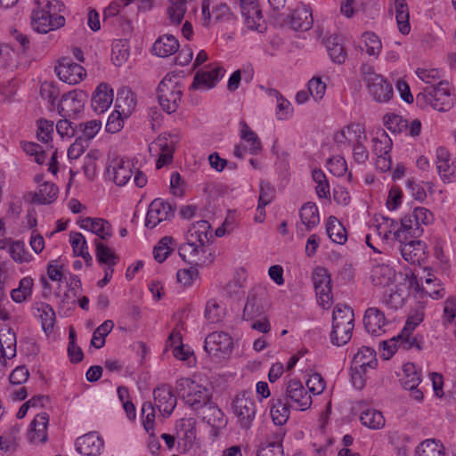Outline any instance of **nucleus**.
Returning a JSON list of instances; mask_svg holds the SVG:
<instances>
[{"label":"nucleus","instance_id":"20e7f679","mask_svg":"<svg viewBox=\"0 0 456 456\" xmlns=\"http://www.w3.org/2000/svg\"><path fill=\"white\" fill-rule=\"evenodd\" d=\"M422 322V317L419 315L410 317L403 330L396 337L392 338L387 341H383V349L387 353H383L386 359H389L395 352V348L399 347L403 350H409L413 347L418 350L421 349L420 343L417 338L411 337L412 331Z\"/></svg>","mask_w":456,"mask_h":456},{"label":"nucleus","instance_id":"4be33fe9","mask_svg":"<svg viewBox=\"0 0 456 456\" xmlns=\"http://www.w3.org/2000/svg\"><path fill=\"white\" fill-rule=\"evenodd\" d=\"M196 414L198 417L201 418L203 421L216 429L225 427L227 423L224 412L212 400L205 406L201 407Z\"/></svg>","mask_w":456,"mask_h":456},{"label":"nucleus","instance_id":"6ab92c4d","mask_svg":"<svg viewBox=\"0 0 456 456\" xmlns=\"http://www.w3.org/2000/svg\"><path fill=\"white\" fill-rule=\"evenodd\" d=\"M103 444V440L95 432L86 434L76 440L77 451L85 456H98Z\"/></svg>","mask_w":456,"mask_h":456},{"label":"nucleus","instance_id":"1a4fd4ad","mask_svg":"<svg viewBox=\"0 0 456 456\" xmlns=\"http://www.w3.org/2000/svg\"><path fill=\"white\" fill-rule=\"evenodd\" d=\"M285 401L292 406V409L305 411L310 408L312 397L304 387L301 381L290 379L285 387L284 395H281Z\"/></svg>","mask_w":456,"mask_h":456},{"label":"nucleus","instance_id":"b1692460","mask_svg":"<svg viewBox=\"0 0 456 456\" xmlns=\"http://www.w3.org/2000/svg\"><path fill=\"white\" fill-rule=\"evenodd\" d=\"M225 69L222 67L212 68L208 70L198 71L191 85V89H209L216 86V82L224 77Z\"/></svg>","mask_w":456,"mask_h":456},{"label":"nucleus","instance_id":"39448f33","mask_svg":"<svg viewBox=\"0 0 456 456\" xmlns=\"http://www.w3.org/2000/svg\"><path fill=\"white\" fill-rule=\"evenodd\" d=\"M446 81H440L437 85L428 86L423 92L417 94L416 101L421 107L429 104L434 110L446 111L453 104L452 98L447 87Z\"/></svg>","mask_w":456,"mask_h":456},{"label":"nucleus","instance_id":"338daca9","mask_svg":"<svg viewBox=\"0 0 456 456\" xmlns=\"http://www.w3.org/2000/svg\"><path fill=\"white\" fill-rule=\"evenodd\" d=\"M326 91V84L320 77H313L308 82V92L315 100H321L324 96Z\"/></svg>","mask_w":456,"mask_h":456},{"label":"nucleus","instance_id":"9b49d317","mask_svg":"<svg viewBox=\"0 0 456 456\" xmlns=\"http://www.w3.org/2000/svg\"><path fill=\"white\" fill-rule=\"evenodd\" d=\"M177 142L178 137L176 135L162 134L150 145V151L154 149L160 151L156 163L158 169L172 161L175 147Z\"/></svg>","mask_w":456,"mask_h":456},{"label":"nucleus","instance_id":"473e14b6","mask_svg":"<svg viewBox=\"0 0 456 456\" xmlns=\"http://www.w3.org/2000/svg\"><path fill=\"white\" fill-rule=\"evenodd\" d=\"M261 294L256 290L249 292L243 310V319L253 320L265 313Z\"/></svg>","mask_w":456,"mask_h":456},{"label":"nucleus","instance_id":"2f4dec72","mask_svg":"<svg viewBox=\"0 0 456 456\" xmlns=\"http://www.w3.org/2000/svg\"><path fill=\"white\" fill-rule=\"evenodd\" d=\"M395 277V270L387 265H375L371 270L370 279L372 284L377 287L390 286L394 282Z\"/></svg>","mask_w":456,"mask_h":456},{"label":"nucleus","instance_id":"603ef678","mask_svg":"<svg viewBox=\"0 0 456 456\" xmlns=\"http://www.w3.org/2000/svg\"><path fill=\"white\" fill-rule=\"evenodd\" d=\"M136 102L134 94L131 90L123 88L118 91L116 99V107L121 108L124 113H130L134 110Z\"/></svg>","mask_w":456,"mask_h":456},{"label":"nucleus","instance_id":"ea45409f","mask_svg":"<svg viewBox=\"0 0 456 456\" xmlns=\"http://www.w3.org/2000/svg\"><path fill=\"white\" fill-rule=\"evenodd\" d=\"M436 169L439 175L444 180H449L450 176L453 174L451 171V154L449 151L444 147H438L436 152Z\"/></svg>","mask_w":456,"mask_h":456},{"label":"nucleus","instance_id":"0eeeda50","mask_svg":"<svg viewBox=\"0 0 456 456\" xmlns=\"http://www.w3.org/2000/svg\"><path fill=\"white\" fill-rule=\"evenodd\" d=\"M232 406L240 427L248 429L252 425L256 411V403L250 393L243 391L237 395L232 401Z\"/></svg>","mask_w":456,"mask_h":456},{"label":"nucleus","instance_id":"6e6d98bb","mask_svg":"<svg viewBox=\"0 0 456 456\" xmlns=\"http://www.w3.org/2000/svg\"><path fill=\"white\" fill-rule=\"evenodd\" d=\"M113 327L112 321H105L94 331L91 345L95 348H102L105 345V337L112 330Z\"/></svg>","mask_w":456,"mask_h":456},{"label":"nucleus","instance_id":"ddd939ff","mask_svg":"<svg viewBox=\"0 0 456 456\" xmlns=\"http://www.w3.org/2000/svg\"><path fill=\"white\" fill-rule=\"evenodd\" d=\"M207 253V248L205 246L200 245L198 241H187L182 244L179 248V255L180 256L187 261V257H189L188 261L190 263H195L196 265H205L212 263L214 257L211 253Z\"/></svg>","mask_w":456,"mask_h":456},{"label":"nucleus","instance_id":"7ed1b4c3","mask_svg":"<svg viewBox=\"0 0 456 456\" xmlns=\"http://www.w3.org/2000/svg\"><path fill=\"white\" fill-rule=\"evenodd\" d=\"M176 390L185 403L195 412L208 403L212 398L208 388L188 378H182L176 381Z\"/></svg>","mask_w":456,"mask_h":456},{"label":"nucleus","instance_id":"e433bc0d","mask_svg":"<svg viewBox=\"0 0 456 456\" xmlns=\"http://www.w3.org/2000/svg\"><path fill=\"white\" fill-rule=\"evenodd\" d=\"M394 8L395 11V19L398 25L399 31L407 35L410 33L411 26L409 23V9L405 0H393Z\"/></svg>","mask_w":456,"mask_h":456},{"label":"nucleus","instance_id":"c756f323","mask_svg":"<svg viewBox=\"0 0 456 456\" xmlns=\"http://www.w3.org/2000/svg\"><path fill=\"white\" fill-rule=\"evenodd\" d=\"M86 94L83 91H71L64 94L61 99V111L72 112L76 114L84 108Z\"/></svg>","mask_w":456,"mask_h":456},{"label":"nucleus","instance_id":"9d476101","mask_svg":"<svg viewBox=\"0 0 456 456\" xmlns=\"http://www.w3.org/2000/svg\"><path fill=\"white\" fill-rule=\"evenodd\" d=\"M59 78L69 84L77 85L86 76V71L80 64L75 63L69 57H62L55 66Z\"/></svg>","mask_w":456,"mask_h":456},{"label":"nucleus","instance_id":"bb28decb","mask_svg":"<svg viewBox=\"0 0 456 456\" xmlns=\"http://www.w3.org/2000/svg\"><path fill=\"white\" fill-rule=\"evenodd\" d=\"M367 86L369 94L378 102H387L393 96L392 85L382 76L375 77L374 81Z\"/></svg>","mask_w":456,"mask_h":456},{"label":"nucleus","instance_id":"09e8293b","mask_svg":"<svg viewBox=\"0 0 456 456\" xmlns=\"http://www.w3.org/2000/svg\"><path fill=\"white\" fill-rule=\"evenodd\" d=\"M360 420L362 425L372 429H379L385 425V419L382 413L374 409L363 411L361 413Z\"/></svg>","mask_w":456,"mask_h":456},{"label":"nucleus","instance_id":"aec40b11","mask_svg":"<svg viewBox=\"0 0 456 456\" xmlns=\"http://www.w3.org/2000/svg\"><path fill=\"white\" fill-rule=\"evenodd\" d=\"M78 224L80 228L97 235L99 240H108L112 236V226L103 218L85 217L78 222Z\"/></svg>","mask_w":456,"mask_h":456},{"label":"nucleus","instance_id":"f3484780","mask_svg":"<svg viewBox=\"0 0 456 456\" xmlns=\"http://www.w3.org/2000/svg\"><path fill=\"white\" fill-rule=\"evenodd\" d=\"M389 324L385 314L377 307H369L363 316V325L368 333L373 336H381L386 332V326Z\"/></svg>","mask_w":456,"mask_h":456},{"label":"nucleus","instance_id":"a18cd8bd","mask_svg":"<svg viewBox=\"0 0 456 456\" xmlns=\"http://www.w3.org/2000/svg\"><path fill=\"white\" fill-rule=\"evenodd\" d=\"M352 364L357 367L374 369L377 365L376 352L370 347H362L354 356Z\"/></svg>","mask_w":456,"mask_h":456},{"label":"nucleus","instance_id":"052dcab7","mask_svg":"<svg viewBox=\"0 0 456 456\" xmlns=\"http://www.w3.org/2000/svg\"><path fill=\"white\" fill-rule=\"evenodd\" d=\"M37 139L43 142H48L52 140V134L53 132V122L46 119H39L37 122Z\"/></svg>","mask_w":456,"mask_h":456},{"label":"nucleus","instance_id":"de8ad7c7","mask_svg":"<svg viewBox=\"0 0 456 456\" xmlns=\"http://www.w3.org/2000/svg\"><path fill=\"white\" fill-rule=\"evenodd\" d=\"M95 246L96 258L101 264H105L108 266H113L116 265L118 259V256L109 248L104 245L99 239H95L94 241Z\"/></svg>","mask_w":456,"mask_h":456},{"label":"nucleus","instance_id":"393cba45","mask_svg":"<svg viewBox=\"0 0 456 456\" xmlns=\"http://www.w3.org/2000/svg\"><path fill=\"white\" fill-rule=\"evenodd\" d=\"M288 18L293 30L306 31L313 26L312 12L306 5L297 6Z\"/></svg>","mask_w":456,"mask_h":456},{"label":"nucleus","instance_id":"f257e3e1","mask_svg":"<svg viewBox=\"0 0 456 456\" xmlns=\"http://www.w3.org/2000/svg\"><path fill=\"white\" fill-rule=\"evenodd\" d=\"M64 9L59 0H36L31 14V26L38 33L46 34L65 25V18L58 15Z\"/></svg>","mask_w":456,"mask_h":456},{"label":"nucleus","instance_id":"c9c22d12","mask_svg":"<svg viewBox=\"0 0 456 456\" xmlns=\"http://www.w3.org/2000/svg\"><path fill=\"white\" fill-rule=\"evenodd\" d=\"M58 192L59 189L54 183L44 182L32 194V202L43 205L50 204L56 200Z\"/></svg>","mask_w":456,"mask_h":456},{"label":"nucleus","instance_id":"f8f14e48","mask_svg":"<svg viewBox=\"0 0 456 456\" xmlns=\"http://www.w3.org/2000/svg\"><path fill=\"white\" fill-rule=\"evenodd\" d=\"M172 206L161 199L153 200L148 208L145 218V226L149 229L155 228L159 223L174 216Z\"/></svg>","mask_w":456,"mask_h":456},{"label":"nucleus","instance_id":"58836bf2","mask_svg":"<svg viewBox=\"0 0 456 456\" xmlns=\"http://www.w3.org/2000/svg\"><path fill=\"white\" fill-rule=\"evenodd\" d=\"M240 126V138L248 143V151L252 155H257L261 152L263 147L261 141L257 134L248 126V124L241 120Z\"/></svg>","mask_w":456,"mask_h":456},{"label":"nucleus","instance_id":"4d7b16f0","mask_svg":"<svg viewBox=\"0 0 456 456\" xmlns=\"http://www.w3.org/2000/svg\"><path fill=\"white\" fill-rule=\"evenodd\" d=\"M132 175L129 164L126 165L123 161L113 167V181L118 186L125 185Z\"/></svg>","mask_w":456,"mask_h":456},{"label":"nucleus","instance_id":"72a5a7b5","mask_svg":"<svg viewBox=\"0 0 456 456\" xmlns=\"http://www.w3.org/2000/svg\"><path fill=\"white\" fill-rule=\"evenodd\" d=\"M33 310L37 311V316L41 321L42 329L45 333H51L55 323V312L53 307L45 302H37Z\"/></svg>","mask_w":456,"mask_h":456},{"label":"nucleus","instance_id":"423d86ee","mask_svg":"<svg viewBox=\"0 0 456 456\" xmlns=\"http://www.w3.org/2000/svg\"><path fill=\"white\" fill-rule=\"evenodd\" d=\"M183 95L182 86L175 75L167 74L157 89V97L163 110L175 112Z\"/></svg>","mask_w":456,"mask_h":456},{"label":"nucleus","instance_id":"a211bd4d","mask_svg":"<svg viewBox=\"0 0 456 456\" xmlns=\"http://www.w3.org/2000/svg\"><path fill=\"white\" fill-rule=\"evenodd\" d=\"M240 8L247 27L253 30H260L264 20L257 1L240 0Z\"/></svg>","mask_w":456,"mask_h":456},{"label":"nucleus","instance_id":"4468645a","mask_svg":"<svg viewBox=\"0 0 456 456\" xmlns=\"http://www.w3.org/2000/svg\"><path fill=\"white\" fill-rule=\"evenodd\" d=\"M154 406L163 417H168L176 405V398L171 386L162 384L153 390Z\"/></svg>","mask_w":456,"mask_h":456},{"label":"nucleus","instance_id":"4c0bfd02","mask_svg":"<svg viewBox=\"0 0 456 456\" xmlns=\"http://www.w3.org/2000/svg\"><path fill=\"white\" fill-rule=\"evenodd\" d=\"M326 232L329 238L335 243L344 244L347 240L346 231L339 220L331 216L326 224Z\"/></svg>","mask_w":456,"mask_h":456},{"label":"nucleus","instance_id":"a19ab883","mask_svg":"<svg viewBox=\"0 0 456 456\" xmlns=\"http://www.w3.org/2000/svg\"><path fill=\"white\" fill-rule=\"evenodd\" d=\"M69 242L74 254L81 256L89 265L92 262V256L88 252L87 242L84 235L80 232H72L69 235Z\"/></svg>","mask_w":456,"mask_h":456},{"label":"nucleus","instance_id":"680f3d73","mask_svg":"<svg viewBox=\"0 0 456 456\" xmlns=\"http://www.w3.org/2000/svg\"><path fill=\"white\" fill-rule=\"evenodd\" d=\"M258 204L261 206L269 205L274 199L275 189L265 181H261L259 185Z\"/></svg>","mask_w":456,"mask_h":456},{"label":"nucleus","instance_id":"49530a36","mask_svg":"<svg viewBox=\"0 0 456 456\" xmlns=\"http://www.w3.org/2000/svg\"><path fill=\"white\" fill-rule=\"evenodd\" d=\"M326 48L331 61L342 64L346 59V52L344 46L338 42V37H330L326 40Z\"/></svg>","mask_w":456,"mask_h":456},{"label":"nucleus","instance_id":"a878e982","mask_svg":"<svg viewBox=\"0 0 456 456\" xmlns=\"http://www.w3.org/2000/svg\"><path fill=\"white\" fill-rule=\"evenodd\" d=\"M113 90L108 84H100L92 97V107L94 110L97 113L106 111L113 102Z\"/></svg>","mask_w":456,"mask_h":456},{"label":"nucleus","instance_id":"f03ea898","mask_svg":"<svg viewBox=\"0 0 456 456\" xmlns=\"http://www.w3.org/2000/svg\"><path fill=\"white\" fill-rule=\"evenodd\" d=\"M354 327V314L351 307L338 305L332 313V330L330 341L332 345L341 346L352 338Z\"/></svg>","mask_w":456,"mask_h":456},{"label":"nucleus","instance_id":"3c124183","mask_svg":"<svg viewBox=\"0 0 456 456\" xmlns=\"http://www.w3.org/2000/svg\"><path fill=\"white\" fill-rule=\"evenodd\" d=\"M155 406L150 401L144 402L142 407V425L145 431L150 435L151 437L155 436Z\"/></svg>","mask_w":456,"mask_h":456},{"label":"nucleus","instance_id":"412c9836","mask_svg":"<svg viewBox=\"0 0 456 456\" xmlns=\"http://www.w3.org/2000/svg\"><path fill=\"white\" fill-rule=\"evenodd\" d=\"M16 334L10 327L0 328V362L6 364V360L16 355Z\"/></svg>","mask_w":456,"mask_h":456},{"label":"nucleus","instance_id":"f704fd0d","mask_svg":"<svg viewBox=\"0 0 456 456\" xmlns=\"http://www.w3.org/2000/svg\"><path fill=\"white\" fill-rule=\"evenodd\" d=\"M179 43L171 35H164L155 41L152 46L153 53L159 57H167L177 52Z\"/></svg>","mask_w":456,"mask_h":456},{"label":"nucleus","instance_id":"37998d69","mask_svg":"<svg viewBox=\"0 0 456 456\" xmlns=\"http://www.w3.org/2000/svg\"><path fill=\"white\" fill-rule=\"evenodd\" d=\"M403 376L401 384L403 388H416L421 382V375L412 362H407L403 366Z\"/></svg>","mask_w":456,"mask_h":456},{"label":"nucleus","instance_id":"8fccbe9b","mask_svg":"<svg viewBox=\"0 0 456 456\" xmlns=\"http://www.w3.org/2000/svg\"><path fill=\"white\" fill-rule=\"evenodd\" d=\"M284 433L281 430L276 434L275 440L266 444H262L257 452V456H283L281 441Z\"/></svg>","mask_w":456,"mask_h":456},{"label":"nucleus","instance_id":"5fc2aeb1","mask_svg":"<svg viewBox=\"0 0 456 456\" xmlns=\"http://www.w3.org/2000/svg\"><path fill=\"white\" fill-rule=\"evenodd\" d=\"M77 128L81 132L78 137L90 143L91 140L94 139L101 130L102 122L96 119L88 120L80 123Z\"/></svg>","mask_w":456,"mask_h":456},{"label":"nucleus","instance_id":"6e6552de","mask_svg":"<svg viewBox=\"0 0 456 456\" xmlns=\"http://www.w3.org/2000/svg\"><path fill=\"white\" fill-rule=\"evenodd\" d=\"M204 348L206 352L218 359L227 358L232 352V338L224 331H215L205 338Z\"/></svg>","mask_w":456,"mask_h":456},{"label":"nucleus","instance_id":"dca6fc26","mask_svg":"<svg viewBox=\"0 0 456 456\" xmlns=\"http://www.w3.org/2000/svg\"><path fill=\"white\" fill-rule=\"evenodd\" d=\"M418 239L408 238L404 241L396 240L399 242V250L403 258L413 265H419L425 255V244Z\"/></svg>","mask_w":456,"mask_h":456},{"label":"nucleus","instance_id":"13d9d810","mask_svg":"<svg viewBox=\"0 0 456 456\" xmlns=\"http://www.w3.org/2000/svg\"><path fill=\"white\" fill-rule=\"evenodd\" d=\"M362 38L366 47V53L370 56H378L381 51L382 45L379 37L372 32H365Z\"/></svg>","mask_w":456,"mask_h":456},{"label":"nucleus","instance_id":"bf43d9fd","mask_svg":"<svg viewBox=\"0 0 456 456\" xmlns=\"http://www.w3.org/2000/svg\"><path fill=\"white\" fill-rule=\"evenodd\" d=\"M60 94L59 88L52 82L45 81L42 83L40 87V95L46 100L51 105H54Z\"/></svg>","mask_w":456,"mask_h":456},{"label":"nucleus","instance_id":"69168bd1","mask_svg":"<svg viewBox=\"0 0 456 456\" xmlns=\"http://www.w3.org/2000/svg\"><path fill=\"white\" fill-rule=\"evenodd\" d=\"M386 126L388 130L393 133H402L408 129V121L399 115L393 114L387 116V119L385 120Z\"/></svg>","mask_w":456,"mask_h":456},{"label":"nucleus","instance_id":"e2e57ef3","mask_svg":"<svg viewBox=\"0 0 456 456\" xmlns=\"http://www.w3.org/2000/svg\"><path fill=\"white\" fill-rule=\"evenodd\" d=\"M21 147L28 155L35 157V161L37 164L45 162V153L39 144L32 142H22Z\"/></svg>","mask_w":456,"mask_h":456},{"label":"nucleus","instance_id":"2eb2a0df","mask_svg":"<svg viewBox=\"0 0 456 456\" xmlns=\"http://www.w3.org/2000/svg\"><path fill=\"white\" fill-rule=\"evenodd\" d=\"M367 135L362 125L352 123L334 134V142L339 147L353 145L355 142H366Z\"/></svg>","mask_w":456,"mask_h":456},{"label":"nucleus","instance_id":"cd10ccee","mask_svg":"<svg viewBox=\"0 0 456 456\" xmlns=\"http://www.w3.org/2000/svg\"><path fill=\"white\" fill-rule=\"evenodd\" d=\"M414 219L411 213L401 219V227L394 233L395 240L404 241L408 238H419L422 235L423 228Z\"/></svg>","mask_w":456,"mask_h":456},{"label":"nucleus","instance_id":"5701e85b","mask_svg":"<svg viewBox=\"0 0 456 456\" xmlns=\"http://www.w3.org/2000/svg\"><path fill=\"white\" fill-rule=\"evenodd\" d=\"M48 414L42 412L37 414L29 425L28 439L32 444H41L47 440Z\"/></svg>","mask_w":456,"mask_h":456},{"label":"nucleus","instance_id":"c85d7f7f","mask_svg":"<svg viewBox=\"0 0 456 456\" xmlns=\"http://www.w3.org/2000/svg\"><path fill=\"white\" fill-rule=\"evenodd\" d=\"M210 224L206 220H200L191 224L186 233L187 241H198L200 245L207 247L212 237L209 233Z\"/></svg>","mask_w":456,"mask_h":456},{"label":"nucleus","instance_id":"7c9ffc66","mask_svg":"<svg viewBox=\"0 0 456 456\" xmlns=\"http://www.w3.org/2000/svg\"><path fill=\"white\" fill-rule=\"evenodd\" d=\"M290 409H292V406L282 396L273 397L271 406V416L273 423L278 426L285 424L289 418Z\"/></svg>","mask_w":456,"mask_h":456},{"label":"nucleus","instance_id":"c03bdc74","mask_svg":"<svg viewBox=\"0 0 456 456\" xmlns=\"http://www.w3.org/2000/svg\"><path fill=\"white\" fill-rule=\"evenodd\" d=\"M300 219L309 231L320 223L319 212L316 205L313 202L304 204L300 209Z\"/></svg>","mask_w":456,"mask_h":456},{"label":"nucleus","instance_id":"774afa93","mask_svg":"<svg viewBox=\"0 0 456 456\" xmlns=\"http://www.w3.org/2000/svg\"><path fill=\"white\" fill-rule=\"evenodd\" d=\"M222 316L223 309L221 306L215 300H209L206 305L205 317L210 322L216 323L221 321Z\"/></svg>","mask_w":456,"mask_h":456},{"label":"nucleus","instance_id":"864d4df0","mask_svg":"<svg viewBox=\"0 0 456 456\" xmlns=\"http://www.w3.org/2000/svg\"><path fill=\"white\" fill-rule=\"evenodd\" d=\"M33 280L29 277L22 278L19 287L11 291L12 299L16 303L25 301L32 293Z\"/></svg>","mask_w":456,"mask_h":456},{"label":"nucleus","instance_id":"0e129e2a","mask_svg":"<svg viewBox=\"0 0 456 456\" xmlns=\"http://www.w3.org/2000/svg\"><path fill=\"white\" fill-rule=\"evenodd\" d=\"M327 167L329 171L336 176H343L347 170L346 161L340 156L329 159Z\"/></svg>","mask_w":456,"mask_h":456},{"label":"nucleus","instance_id":"79ce46f5","mask_svg":"<svg viewBox=\"0 0 456 456\" xmlns=\"http://www.w3.org/2000/svg\"><path fill=\"white\" fill-rule=\"evenodd\" d=\"M414 456H444V447L435 439H427L417 446Z\"/></svg>","mask_w":456,"mask_h":456}]
</instances>
